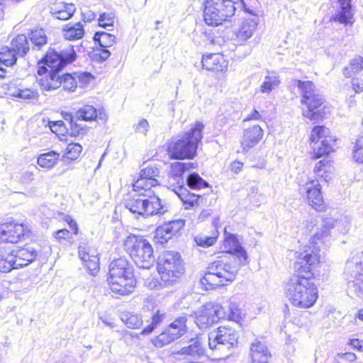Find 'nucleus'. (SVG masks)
<instances>
[{"instance_id":"nucleus-21","label":"nucleus","mask_w":363,"mask_h":363,"mask_svg":"<svg viewBox=\"0 0 363 363\" xmlns=\"http://www.w3.org/2000/svg\"><path fill=\"white\" fill-rule=\"evenodd\" d=\"M264 137V130L258 124H255L243 130L240 140L242 152H247L257 145Z\"/></svg>"},{"instance_id":"nucleus-27","label":"nucleus","mask_w":363,"mask_h":363,"mask_svg":"<svg viewBox=\"0 0 363 363\" xmlns=\"http://www.w3.org/2000/svg\"><path fill=\"white\" fill-rule=\"evenodd\" d=\"M76 11L74 4L67 3L61 0H55L50 6V13L57 20L67 21L70 19Z\"/></svg>"},{"instance_id":"nucleus-23","label":"nucleus","mask_w":363,"mask_h":363,"mask_svg":"<svg viewBox=\"0 0 363 363\" xmlns=\"http://www.w3.org/2000/svg\"><path fill=\"white\" fill-rule=\"evenodd\" d=\"M258 17L256 15H251L245 18L239 29L235 34V40L238 45H245L247 41L252 37L257 29Z\"/></svg>"},{"instance_id":"nucleus-18","label":"nucleus","mask_w":363,"mask_h":363,"mask_svg":"<svg viewBox=\"0 0 363 363\" xmlns=\"http://www.w3.org/2000/svg\"><path fill=\"white\" fill-rule=\"evenodd\" d=\"M94 77L89 72L64 73L61 75V87L65 91L74 92L77 88L86 86Z\"/></svg>"},{"instance_id":"nucleus-19","label":"nucleus","mask_w":363,"mask_h":363,"mask_svg":"<svg viewBox=\"0 0 363 363\" xmlns=\"http://www.w3.org/2000/svg\"><path fill=\"white\" fill-rule=\"evenodd\" d=\"M222 246L223 255L220 256L230 257V259L240 261V264L249 262L247 252L235 235L233 234L226 235L223 240Z\"/></svg>"},{"instance_id":"nucleus-33","label":"nucleus","mask_w":363,"mask_h":363,"mask_svg":"<svg viewBox=\"0 0 363 363\" xmlns=\"http://www.w3.org/2000/svg\"><path fill=\"white\" fill-rule=\"evenodd\" d=\"M60 160V154L56 151L50 150L40 154L37 157V164L43 169H50L57 164Z\"/></svg>"},{"instance_id":"nucleus-16","label":"nucleus","mask_w":363,"mask_h":363,"mask_svg":"<svg viewBox=\"0 0 363 363\" xmlns=\"http://www.w3.org/2000/svg\"><path fill=\"white\" fill-rule=\"evenodd\" d=\"M201 68L206 72L218 74L225 73L229 65V59L223 52H206L201 57Z\"/></svg>"},{"instance_id":"nucleus-51","label":"nucleus","mask_w":363,"mask_h":363,"mask_svg":"<svg viewBox=\"0 0 363 363\" xmlns=\"http://www.w3.org/2000/svg\"><path fill=\"white\" fill-rule=\"evenodd\" d=\"M15 52L7 46L0 48V62L6 66H12L16 62Z\"/></svg>"},{"instance_id":"nucleus-45","label":"nucleus","mask_w":363,"mask_h":363,"mask_svg":"<svg viewBox=\"0 0 363 363\" xmlns=\"http://www.w3.org/2000/svg\"><path fill=\"white\" fill-rule=\"evenodd\" d=\"M28 38L35 47L39 49L47 44L48 37L45 30L42 28H35L30 31Z\"/></svg>"},{"instance_id":"nucleus-5","label":"nucleus","mask_w":363,"mask_h":363,"mask_svg":"<svg viewBox=\"0 0 363 363\" xmlns=\"http://www.w3.org/2000/svg\"><path fill=\"white\" fill-rule=\"evenodd\" d=\"M203 128L202 123L196 122L189 130L168 140L165 144L168 157L172 160L195 158L203 138Z\"/></svg>"},{"instance_id":"nucleus-57","label":"nucleus","mask_w":363,"mask_h":363,"mask_svg":"<svg viewBox=\"0 0 363 363\" xmlns=\"http://www.w3.org/2000/svg\"><path fill=\"white\" fill-rule=\"evenodd\" d=\"M115 23V16L112 13L104 12L99 15L98 18L99 26L106 28L113 27Z\"/></svg>"},{"instance_id":"nucleus-41","label":"nucleus","mask_w":363,"mask_h":363,"mask_svg":"<svg viewBox=\"0 0 363 363\" xmlns=\"http://www.w3.org/2000/svg\"><path fill=\"white\" fill-rule=\"evenodd\" d=\"M155 186H157L138 177L133 184V190L139 196H147L155 194L152 188Z\"/></svg>"},{"instance_id":"nucleus-40","label":"nucleus","mask_w":363,"mask_h":363,"mask_svg":"<svg viewBox=\"0 0 363 363\" xmlns=\"http://www.w3.org/2000/svg\"><path fill=\"white\" fill-rule=\"evenodd\" d=\"M11 49L16 54H26L29 50L28 37L25 34L17 35L11 40Z\"/></svg>"},{"instance_id":"nucleus-8","label":"nucleus","mask_w":363,"mask_h":363,"mask_svg":"<svg viewBox=\"0 0 363 363\" xmlns=\"http://www.w3.org/2000/svg\"><path fill=\"white\" fill-rule=\"evenodd\" d=\"M337 140V137L333 134L330 128L325 125H314L308 138L311 150V159L316 160L334 152Z\"/></svg>"},{"instance_id":"nucleus-17","label":"nucleus","mask_w":363,"mask_h":363,"mask_svg":"<svg viewBox=\"0 0 363 363\" xmlns=\"http://www.w3.org/2000/svg\"><path fill=\"white\" fill-rule=\"evenodd\" d=\"M79 258L92 275L100 271V254L94 246L88 242L81 243L77 250Z\"/></svg>"},{"instance_id":"nucleus-36","label":"nucleus","mask_w":363,"mask_h":363,"mask_svg":"<svg viewBox=\"0 0 363 363\" xmlns=\"http://www.w3.org/2000/svg\"><path fill=\"white\" fill-rule=\"evenodd\" d=\"M147 197V199H145L143 216H153L163 211L161 200L157 196L152 194Z\"/></svg>"},{"instance_id":"nucleus-64","label":"nucleus","mask_w":363,"mask_h":363,"mask_svg":"<svg viewBox=\"0 0 363 363\" xmlns=\"http://www.w3.org/2000/svg\"><path fill=\"white\" fill-rule=\"evenodd\" d=\"M243 167V163L239 160H235L230 163V171L234 174H238Z\"/></svg>"},{"instance_id":"nucleus-29","label":"nucleus","mask_w":363,"mask_h":363,"mask_svg":"<svg viewBox=\"0 0 363 363\" xmlns=\"http://www.w3.org/2000/svg\"><path fill=\"white\" fill-rule=\"evenodd\" d=\"M82 152L83 147L79 143L71 142L62 150L60 160L65 164H71L80 159Z\"/></svg>"},{"instance_id":"nucleus-11","label":"nucleus","mask_w":363,"mask_h":363,"mask_svg":"<svg viewBox=\"0 0 363 363\" xmlns=\"http://www.w3.org/2000/svg\"><path fill=\"white\" fill-rule=\"evenodd\" d=\"M248 263H241L230 257L218 256L211 262V269L216 272L224 286L231 284L237 278L240 269Z\"/></svg>"},{"instance_id":"nucleus-39","label":"nucleus","mask_w":363,"mask_h":363,"mask_svg":"<svg viewBox=\"0 0 363 363\" xmlns=\"http://www.w3.org/2000/svg\"><path fill=\"white\" fill-rule=\"evenodd\" d=\"M167 317L164 310L157 309L151 315V322L142 331L141 335H147L150 334L159 325H160Z\"/></svg>"},{"instance_id":"nucleus-46","label":"nucleus","mask_w":363,"mask_h":363,"mask_svg":"<svg viewBox=\"0 0 363 363\" xmlns=\"http://www.w3.org/2000/svg\"><path fill=\"white\" fill-rule=\"evenodd\" d=\"M125 206L131 213L143 216L145 199L131 196L125 201Z\"/></svg>"},{"instance_id":"nucleus-14","label":"nucleus","mask_w":363,"mask_h":363,"mask_svg":"<svg viewBox=\"0 0 363 363\" xmlns=\"http://www.w3.org/2000/svg\"><path fill=\"white\" fill-rule=\"evenodd\" d=\"M303 190L306 201L309 206L317 212H323L327 209L322 186L318 179H308L303 186Z\"/></svg>"},{"instance_id":"nucleus-32","label":"nucleus","mask_w":363,"mask_h":363,"mask_svg":"<svg viewBox=\"0 0 363 363\" xmlns=\"http://www.w3.org/2000/svg\"><path fill=\"white\" fill-rule=\"evenodd\" d=\"M177 195L182 201L184 208L186 210L198 208L200 206V199L201 196L190 192L186 188L179 189Z\"/></svg>"},{"instance_id":"nucleus-2","label":"nucleus","mask_w":363,"mask_h":363,"mask_svg":"<svg viewBox=\"0 0 363 363\" xmlns=\"http://www.w3.org/2000/svg\"><path fill=\"white\" fill-rule=\"evenodd\" d=\"M77 55L72 45L64 47L50 46L38 62L37 74L40 87L45 91L61 87V75L58 72L76 61Z\"/></svg>"},{"instance_id":"nucleus-59","label":"nucleus","mask_w":363,"mask_h":363,"mask_svg":"<svg viewBox=\"0 0 363 363\" xmlns=\"http://www.w3.org/2000/svg\"><path fill=\"white\" fill-rule=\"evenodd\" d=\"M357 359V357L355 353L347 352L337 354L336 360L337 363H354Z\"/></svg>"},{"instance_id":"nucleus-4","label":"nucleus","mask_w":363,"mask_h":363,"mask_svg":"<svg viewBox=\"0 0 363 363\" xmlns=\"http://www.w3.org/2000/svg\"><path fill=\"white\" fill-rule=\"evenodd\" d=\"M301 94L302 116L309 121H321L331 113V106L325 98L319 94L312 81H295Z\"/></svg>"},{"instance_id":"nucleus-3","label":"nucleus","mask_w":363,"mask_h":363,"mask_svg":"<svg viewBox=\"0 0 363 363\" xmlns=\"http://www.w3.org/2000/svg\"><path fill=\"white\" fill-rule=\"evenodd\" d=\"M106 284L113 296L128 297L136 291L138 279L135 269L125 257L113 259L108 264Z\"/></svg>"},{"instance_id":"nucleus-63","label":"nucleus","mask_w":363,"mask_h":363,"mask_svg":"<svg viewBox=\"0 0 363 363\" xmlns=\"http://www.w3.org/2000/svg\"><path fill=\"white\" fill-rule=\"evenodd\" d=\"M107 48H108L101 47L100 49L98 50V52L96 54V56L100 61H104L109 57L111 52Z\"/></svg>"},{"instance_id":"nucleus-34","label":"nucleus","mask_w":363,"mask_h":363,"mask_svg":"<svg viewBox=\"0 0 363 363\" xmlns=\"http://www.w3.org/2000/svg\"><path fill=\"white\" fill-rule=\"evenodd\" d=\"M330 22H337L345 26H352L355 21L351 8L339 7L336 13L330 18Z\"/></svg>"},{"instance_id":"nucleus-61","label":"nucleus","mask_w":363,"mask_h":363,"mask_svg":"<svg viewBox=\"0 0 363 363\" xmlns=\"http://www.w3.org/2000/svg\"><path fill=\"white\" fill-rule=\"evenodd\" d=\"M351 86L352 90L359 94L363 91V79L359 77H353L351 80Z\"/></svg>"},{"instance_id":"nucleus-42","label":"nucleus","mask_w":363,"mask_h":363,"mask_svg":"<svg viewBox=\"0 0 363 363\" xmlns=\"http://www.w3.org/2000/svg\"><path fill=\"white\" fill-rule=\"evenodd\" d=\"M218 230L214 229L210 235L201 233L194 237V240L198 246L208 247L213 245L218 238Z\"/></svg>"},{"instance_id":"nucleus-62","label":"nucleus","mask_w":363,"mask_h":363,"mask_svg":"<svg viewBox=\"0 0 363 363\" xmlns=\"http://www.w3.org/2000/svg\"><path fill=\"white\" fill-rule=\"evenodd\" d=\"M362 342L363 341L358 338H352L349 340L347 344L354 350L361 352L363 350Z\"/></svg>"},{"instance_id":"nucleus-12","label":"nucleus","mask_w":363,"mask_h":363,"mask_svg":"<svg viewBox=\"0 0 363 363\" xmlns=\"http://www.w3.org/2000/svg\"><path fill=\"white\" fill-rule=\"evenodd\" d=\"M187 317L182 315L176 318L157 336L152 343L156 347H162L180 338L187 333Z\"/></svg>"},{"instance_id":"nucleus-52","label":"nucleus","mask_w":363,"mask_h":363,"mask_svg":"<svg viewBox=\"0 0 363 363\" xmlns=\"http://www.w3.org/2000/svg\"><path fill=\"white\" fill-rule=\"evenodd\" d=\"M228 318L230 320L239 323L242 320L244 314L239 304L235 301H230L228 304Z\"/></svg>"},{"instance_id":"nucleus-25","label":"nucleus","mask_w":363,"mask_h":363,"mask_svg":"<svg viewBox=\"0 0 363 363\" xmlns=\"http://www.w3.org/2000/svg\"><path fill=\"white\" fill-rule=\"evenodd\" d=\"M78 120L86 122L106 121L108 116L103 108H96L93 105L85 104L76 112Z\"/></svg>"},{"instance_id":"nucleus-43","label":"nucleus","mask_w":363,"mask_h":363,"mask_svg":"<svg viewBox=\"0 0 363 363\" xmlns=\"http://www.w3.org/2000/svg\"><path fill=\"white\" fill-rule=\"evenodd\" d=\"M48 126L60 141H67V128L63 121H49Z\"/></svg>"},{"instance_id":"nucleus-38","label":"nucleus","mask_w":363,"mask_h":363,"mask_svg":"<svg viewBox=\"0 0 363 363\" xmlns=\"http://www.w3.org/2000/svg\"><path fill=\"white\" fill-rule=\"evenodd\" d=\"M160 174V169L157 166L147 165L140 171L138 177L158 186Z\"/></svg>"},{"instance_id":"nucleus-44","label":"nucleus","mask_w":363,"mask_h":363,"mask_svg":"<svg viewBox=\"0 0 363 363\" xmlns=\"http://www.w3.org/2000/svg\"><path fill=\"white\" fill-rule=\"evenodd\" d=\"M93 40L101 48H110L116 43V38L114 35L104 31L96 32Z\"/></svg>"},{"instance_id":"nucleus-37","label":"nucleus","mask_w":363,"mask_h":363,"mask_svg":"<svg viewBox=\"0 0 363 363\" xmlns=\"http://www.w3.org/2000/svg\"><path fill=\"white\" fill-rule=\"evenodd\" d=\"M362 71H363V56L356 55L342 69V74L345 78H350Z\"/></svg>"},{"instance_id":"nucleus-24","label":"nucleus","mask_w":363,"mask_h":363,"mask_svg":"<svg viewBox=\"0 0 363 363\" xmlns=\"http://www.w3.org/2000/svg\"><path fill=\"white\" fill-rule=\"evenodd\" d=\"M12 253L17 269L28 266L35 261L38 255V250L28 244L12 250Z\"/></svg>"},{"instance_id":"nucleus-15","label":"nucleus","mask_w":363,"mask_h":363,"mask_svg":"<svg viewBox=\"0 0 363 363\" xmlns=\"http://www.w3.org/2000/svg\"><path fill=\"white\" fill-rule=\"evenodd\" d=\"M185 225V220L183 219L172 220L164 222L158 225L153 237L155 245H163L170 239L181 233Z\"/></svg>"},{"instance_id":"nucleus-31","label":"nucleus","mask_w":363,"mask_h":363,"mask_svg":"<svg viewBox=\"0 0 363 363\" xmlns=\"http://www.w3.org/2000/svg\"><path fill=\"white\" fill-rule=\"evenodd\" d=\"M211 263L207 267L206 272L200 279V284L206 291L214 290L217 288L224 286L220 281L216 272L212 271Z\"/></svg>"},{"instance_id":"nucleus-53","label":"nucleus","mask_w":363,"mask_h":363,"mask_svg":"<svg viewBox=\"0 0 363 363\" xmlns=\"http://www.w3.org/2000/svg\"><path fill=\"white\" fill-rule=\"evenodd\" d=\"M352 157L358 164H363V136H359L354 142Z\"/></svg>"},{"instance_id":"nucleus-26","label":"nucleus","mask_w":363,"mask_h":363,"mask_svg":"<svg viewBox=\"0 0 363 363\" xmlns=\"http://www.w3.org/2000/svg\"><path fill=\"white\" fill-rule=\"evenodd\" d=\"M313 166V172L316 179L328 182L333 177L335 172L334 162L328 156H323Z\"/></svg>"},{"instance_id":"nucleus-49","label":"nucleus","mask_w":363,"mask_h":363,"mask_svg":"<svg viewBox=\"0 0 363 363\" xmlns=\"http://www.w3.org/2000/svg\"><path fill=\"white\" fill-rule=\"evenodd\" d=\"M89 130L87 125H83L76 122L69 125V130H67V140L68 138H82Z\"/></svg>"},{"instance_id":"nucleus-50","label":"nucleus","mask_w":363,"mask_h":363,"mask_svg":"<svg viewBox=\"0 0 363 363\" xmlns=\"http://www.w3.org/2000/svg\"><path fill=\"white\" fill-rule=\"evenodd\" d=\"M193 166L194 164L191 162H174L170 166L171 176L173 178L182 177L185 172L193 167Z\"/></svg>"},{"instance_id":"nucleus-56","label":"nucleus","mask_w":363,"mask_h":363,"mask_svg":"<svg viewBox=\"0 0 363 363\" xmlns=\"http://www.w3.org/2000/svg\"><path fill=\"white\" fill-rule=\"evenodd\" d=\"M266 111L263 109H257L254 107L250 112L245 117L243 122L264 121Z\"/></svg>"},{"instance_id":"nucleus-60","label":"nucleus","mask_w":363,"mask_h":363,"mask_svg":"<svg viewBox=\"0 0 363 363\" xmlns=\"http://www.w3.org/2000/svg\"><path fill=\"white\" fill-rule=\"evenodd\" d=\"M352 283L355 291L363 294V269L354 276Z\"/></svg>"},{"instance_id":"nucleus-54","label":"nucleus","mask_w":363,"mask_h":363,"mask_svg":"<svg viewBox=\"0 0 363 363\" xmlns=\"http://www.w3.org/2000/svg\"><path fill=\"white\" fill-rule=\"evenodd\" d=\"M280 84L279 77L267 76L264 82L259 87L260 91L263 94L271 92L276 86Z\"/></svg>"},{"instance_id":"nucleus-48","label":"nucleus","mask_w":363,"mask_h":363,"mask_svg":"<svg viewBox=\"0 0 363 363\" xmlns=\"http://www.w3.org/2000/svg\"><path fill=\"white\" fill-rule=\"evenodd\" d=\"M186 184L191 189L199 190L209 188L210 184L197 173H191L186 177Z\"/></svg>"},{"instance_id":"nucleus-13","label":"nucleus","mask_w":363,"mask_h":363,"mask_svg":"<svg viewBox=\"0 0 363 363\" xmlns=\"http://www.w3.org/2000/svg\"><path fill=\"white\" fill-rule=\"evenodd\" d=\"M223 308L213 302L203 304L194 313L195 323L201 329H206L218 323L222 318Z\"/></svg>"},{"instance_id":"nucleus-9","label":"nucleus","mask_w":363,"mask_h":363,"mask_svg":"<svg viewBox=\"0 0 363 363\" xmlns=\"http://www.w3.org/2000/svg\"><path fill=\"white\" fill-rule=\"evenodd\" d=\"M235 13V3L232 0H205L203 3V20L208 26H221Z\"/></svg>"},{"instance_id":"nucleus-58","label":"nucleus","mask_w":363,"mask_h":363,"mask_svg":"<svg viewBox=\"0 0 363 363\" xmlns=\"http://www.w3.org/2000/svg\"><path fill=\"white\" fill-rule=\"evenodd\" d=\"M125 323L129 328L139 329L142 327L143 321L140 315L138 314H130L126 318Z\"/></svg>"},{"instance_id":"nucleus-6","label":"nucleus","mask_w":363,"mask_h":363,"mask_svg":"<svg viewBox=\"0 0 363 363\" xmlns=\"http://www.w3.org/2000/svg\"><path fill=\"white\" fill-rule=\"evenodd\" d=\"M125 253L139 267L149 269L154 262V250L143 235L130 233L123 241Z\"/></svg>"},{"instance_id":"nucleus-30","label":"nucleus","mask_w":363,"mask_h":363,"mask_svg":"<svg viewBox=\"0 0 363 363\" xmlns=\"http://www.w3.org/2000/svg\"><path fill=\"white\" fill-rule=\"evenodd\" d=\"M63 38L69 41L82 39L84 35V28L82 22L68 23L62 28Z\"/></svg>"},{"instance_id":"nucleus-20","label":"nucleus","mask_w":363,"mask_h":363,"mask_svg":"<svg viewBox=\"0 0 363 363\" xmlns=\"http://www.w3.org/2000/svg\"><path fill=\"white\" fill-rule=\"evenodd\" d=\"M214 340L209 339L208 345L211 350L216 348V344L232 347L237 345L238 340V331L230 324H223L216 328Z\"/></svg>"},{"instance_id":"nucleus-35","label":"nucleus","mask_w":363,"mask_h":363,"mask_svg":"<svg viewBox=\"0 0 363 363\" xmlns=\"http://www.w3.org/2000/svg\"><path fill=\"white\" fill-rule=\"evenodd\" d=\"M204 347L201 340L198 338H192L189 341V345L181 348L177 354L185 356H198L200 357L204 354Z\"/></svg>"},{"instance_id":"nucleus-7","label":"nucleus","mask_w":363,"mask_h":363,"mask_svg":"<svg viewBox=\"0 0 363 363\" xmlns=\"http://www.w3.org/2000/svg\"><path fill=\"white\" fill-rule=\"evenodd\" d=\"M156 269L163 286L173 285L184 272L181 255L174 251L162 252L157 257Z\"/></svg>"},{"instance_id":"nucleus-47","label":"nucleus","mask_w":363,"mask_h":363,"mask_svg":"<svg viewBox=\"0 0 363 363\" xmlns=\"http://www.w3.org/2000/svg\"><path fill=\"white\" fill-rule=\"evenodd\" d=\"M13 269H17L12 250L9 252L0 253V272L7 273Z\"/></svg>"},{"instance_id":"nucleus-10","label":"nucleus","mask_w":363,"mask_h":363,"mask_svg":"<svg viewBox=\"0 0 363 363\" xmlns=\"http://www.w3.org/2000/svg\"><path fill=\"white\" fill-rule=\"evenodd\" d=\"M32 235V230L23 223L14 219L0 223V245H16Z\"/></svg>"},{"instance_id":"nucleus-28","label":"nucleus","mask_w":363,"mask_h":363,"mask_svg":"<svg viewBox=\"0 0 363 363\" xmlns=\"http://www.w3.org/2000/svg\"><path fill=\"white\" fill-rule=\"evenodd\" d=\"M250 363H270L272 354L267 345L261 340H255L250 347Z\"/></svg>"},{"instance_id":"nucleus-22","label":"nucleus","mask_w":363,"mask_h":363,"mask_svg":"<svg viewBox=\"0 0 363 363\" xmlns=\"http://www.w3.org/2000/svg\"><path fill=\"white\" fill-rule=\"evenodd\" d=\"M60 220L67 223L70 230L61 228L52 233V237L58 243H62L69 241L72 238V235H77L79 233V228L77 220L70 215L64 213H59Z\"/></svg>"},{"instance_id":"nucleus-55","label":"nucleus","mask_w":363,"mask_h":363,"mask_svg":"<svg viewBox=\"0 0 363 363\" xmlns=\"http://www.w3.org/2000/svg\"><path fill=\"white\" fill-rule=\"evenodd\" d=\"M13 96L26 100H35L39 94L36 89L32 88L18 89L13 94Z\"/></svg>"},{"instance_id":"nucleus-1","label":"nucleus","mask_w":363,"mask_h":363,"mask_svg":"<svg viewBox=\"0 0 363 363\" xmlns=\"http://www.w3.org/2000/svg\"><path fill=\"white\" fill-rule=\"evenodd\" d=\"M320 236L315 234L308 245L296 252L294 274L286 284L284 294L292 306L308 309L317 303L319 291L315 283V269L320 264V248L315 245Z\"/></svg>"}]
</instances>
